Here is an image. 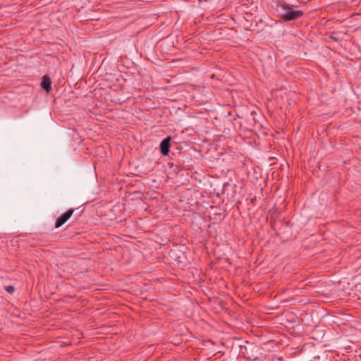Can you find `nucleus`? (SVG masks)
<instances>
[{"mask_svg": "<svg viewBox=\"0 0 361 361\" xmlns=\"http://www.w3.org/2000/svg\"><path fill=\"white\" fill-rule=\"evenodd\" d=\"M283 8L285 10H286V13H284L281 16V18L285 21H290V20H296V19L300 18L301 16H302L304 14L302 11L292 10L291 8L288 4H286L283 6Z\"/></svg>", "mask_w": 361, "mask_h": 361, "instance_id": "nucleus-1", "label": "nucleus"}, {"mask_svg": "<svg viewBox=\"0 0 361 361\" xmlns=\"http://www.w3.org/2000/svg\"><path fill=\"white\" fill-rule=\"evenodd\" d=\"M74 212L73 209L67 210L65 213L62 214L56 221L55 227L59 228L63 226L72 216Z\"/></svg>", "mask_w": 361, "mask_h": 361, "instance_id": "nucleus-2", "label": "nucleus"}, {"mask_svg": "<svg viewBox=\"0 0 361 361\" xmlns=\"http://www.w3.org/2000/svg\"><path fill=\"white\" fill-rule=\"evenodd\" d=\"M171 137L168 136L164 139L160 144V151L162 155L166 156L169 154L171 147Z\"/></svg>", "mask_w": 361, "mask_h": 361, "instance_id": "nucleus-3", "label": "nucleus"}, {"mask_svg": "<svg viewBox=\"0 0 361 361\" xmlns=\"http://www.w3.org/2000/svg\"><path fill=\"white\" fill-rule=\"evenodd\" d=\"M41 87L42 89L49 92L51 89V81L49 76L44 75L41 82Z\"/></svg>", "mask_w": 361, "mask_h": 361, "instance_id": "nucleus-4", "label": "nucleus"}, {"mask_svg": "<svg viewBox=\"0 0 361 361\" xmlns=\"http://www.w3.org/2000/svg\"><path fill=\"white\" fill-rule=\"evenodd\" d=\"M5 290L9 293H12L14 291V287L13 286H7L5 287Z\"/></svg>", "mask_w": 361, "mask_h": 361, "instance_id": "nucleus-5", "label": "nucleus"}]
</instances>
